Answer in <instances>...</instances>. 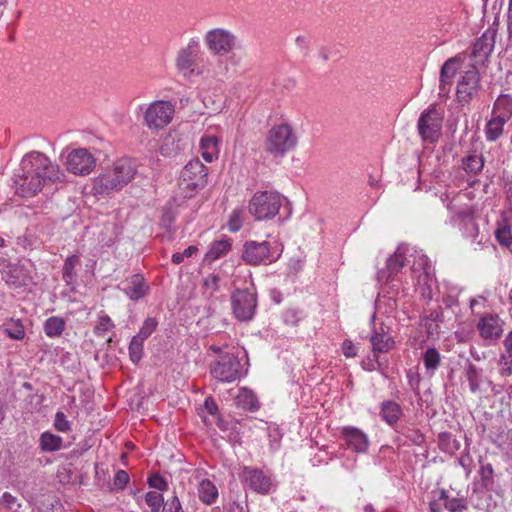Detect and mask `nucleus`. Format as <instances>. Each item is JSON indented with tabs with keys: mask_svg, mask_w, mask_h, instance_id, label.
<instances>
[{
	"mask_svg": "<svg viewBox=\"0 0 512 512\" xmlns=\"http://www.w3.org/2000/svg\"><path fill=\"white\" fill-rule=\"evenodd\" d=\"M0 505L14 512H16L17 508L20 507V504L17 502V498L8 492L3 493L0 499Z\"/></svg>",
	"mask_w": 512,
	"mask_h": 512,
	"instance_id": "nucleus-45",
	"label": "nucleus"
},
{
	"mask_svg": "<svg viewBox=\"0 0 512 512\" xmlns=\"http://www.w3.org/2000/svg\"><path fill=\"white\" fill-rule=\"evenodd\" d=\"M65 166L74 175L86 176L96 167V159L88 149L77 148L69 152Z\"/></svg>",
	"mask_w": 512,
	"mask_h": 512,
	"instance_id": "nucleus-11",
	"label": "nucleus"
},
{
	"mask_svg": "<svg viewBox=\"0 0 512 512\" xmlns=\"http://www.w3.org/2000/svg\"><path fill=\"white\" fill-rule=\"evenodd\" d=\"M53 425L59 432H68L71 430V423L68 421L66 415L61 411H58L55 414Z\"/></svg>",
	"mask_w": 512,
	"mask_h": 512,
	"instance_id": "nucleus-43",
	"label": "nucleus"
},
{
	"mask_svg": "<svg viewBox=\"0 0 512 512\" xmlns=\"http://www.w3.org/2000/svg\"><path fill=\"white\" fill-rule=\"evenodd\" d=\"M507 33H508V40L512 42V0L509 1L508 16H507Z\"/></svg>",
	"mask_w": 512,
	"mask_h": 512,
	"instance_id": "nucleus-58",
	"label": "nucleus"
},
{
	"mask_svg": "<svg viewBox=\"0 0 512 512\" xmlns=\"http://www.w3.org/2000/svg\"><path fill=\"white\" fill-rule=\"evenodd\" d=\"M148 484L151 488L156 489L158 492L164 491L168 487L167 481L158 474L150 476L148 478Z\"/></svg>",
	"mask_w": 512,
	"mask_h": 512,
	"instance_id": "nucleus-48",
	"label": "nucleus"
},
{
	"mask_svg": "<svg viewBox=\"0 0 512 512\" xmlns=\"http://www.w3.org/2000/svg\"><path fill=\"white\" fill-rule=\"evenodd\" d=\"M486 299L483 296H478L477 298H472L470 300V307L473 309L480 302H484Z\"/></svg>",
	"mask_w": 512,
	"mask_h": 512,
	"instance_id": "nucleus-62",
	"label": "nucleus"
},
{
	"mask_svg": "<svg viewBox=\"0 0 512 512\" xmlns=\"http://www.w3.org/2000/svg\"><path fill=\"white\" fill-rule=\"evenodd\" d=\"M496 31L487 29L481 37H479L473 45L471 57L476 64H483L493 51L495 44Z\"/></svg>",
	"mask_w": 512,
	"mask_h": 512,
	"instance_id": "nucleus-17",
	"label": "nucleus"
},
{
	"mask_svg": "<svg viewBox=\"0 0 512 512\" xmlns=\"http://www.w3.org/2000/svg\"><path fill=\"white\" fill-rule=\"evenodd\" d=\"M212 376L221 382H233L239 379L243 372L237 356L224 353L211 368Z\"/></svg>",
	"mask_w": 512,
	"mask_h": 512,
	"instance_id": "nucleus-10",
	"label": "nucleus"
},
{
	"mask_svg": "<svg viewBox=\"0 0 512 512\" xmlns=\"http://www.w3.org/2000/svg\"><path fill=\"white\" fill-rule=\"evenodd\" d=\"M137 173V164L130 158H121L93 180L95 194H109L122 190Z\"/></svg>",
	"mask_w": 512,
	"mask_h": 512,
	"instance_id": "nucleus-3",
	"label": "nucleus"
},
{
	"mask_svg": "<svg viewBox=\"0 0 512 512\" xmlns=\"http://www.w3.org/2000/svg\"><path fill=\"white\" fill-rule=\"evenodd\" d=\"M369 340L372 346L373 357L378 356V353H387L395 346L394 339L386 333L383 328H380V330H374L370 335Z\"/></svg>",
	"mask_w": 512,
	"mask_h": 512,
	"instance_id": "nucleus-22",
	"label": "nucleus"
},
{
	"mask_svg": "<svg viewBox=\"0 0 512 512\" xmlns=\"http://www.w3.org/2000/svg\"><path fill=\"white\" fill-rule=\"evenodd\" d=\"M148 286L142 275L134 274L124 282L123 292L134 301L143 298L148 292Z\"/></svg>",
	"mask_w": 512,
	"mask_h": 512,
	"instance_id": "nucleus-21",
	"label": "nucleus"
},
{
	"mask_svg": "<svg viewBox=\"0 0 512 512\" xmlns=\"http://www.w3.org/2000/svg\"><path fill=\"white\" fill-rule=\"evenodd\" d=\"M462 57L460 55L449 58L442 66L440 72L439 94L445 96L449 93L450 86L457 71L461 68Z\"/></svg>",
	"mask_w": 512,
	"mask_h": 512,
	"instance_id": "nucleus-19",
	"label": "nucleus"
},
{
	"mask_svg": "<svg viewBox=\"0 0 512 512\" xmlns=\"http://www.w3.org/2000/svg\"><path fill=\"white\" fill-rule=\"evenodd\" d=\"M477 329L485 341L494 344L504 332V321L497 314L486 313L480 317Z\"/></svg>",
	"mask_w": 512,
	"mask_h": 512,
	"instance_id": "nucleus-13",
	"label": "nucleus"
},
{
	"mask_svg": "<svg viewBox=\"0 0 512 512\" xmlns=\"http://www.w3.org/2000/svg\"><path fill=\"white\" fill-rule=\"evenodd\" d=\"M463 234L465 237L470 239H476L479 235V228L477 223L474 221L472 217H468L464 221V231Z\"/></svg>",
	"mask_w": 512,
	"mask_h": 512,
	"instance_id": "nucleus-42",
	"label": "nucleus"
},
{
	"mask_svg": "<svg viewBox=\"0 0 512 512\" xmlns=\"http://www.w3.org/2000/svg\"><path fill=\"white\" fill-rule=\"evenodd\" d=\"M175 66L185 79L196 76L206 81H212L221 74L213 67L209 59H204V52L198 37L190 38L187 44L177 52Z\"/></svg>",
	"mask_w": 512,
	"mask_h": 512,
	"instance_id": "nucleus-2",
	"label": "nucleus"
},
{
	"mask_svg": "<svg viewBox=\"0 0 512 512\" xmlns=\"http://www.w3.org/2000/svg\"><path fill=\"white\" fill-rule=\"evenodd\" d=\"M362 368L366 371H375L381 368V363L378 360V356L373 359H367L362 361Z\"/></svg>",
	"mask_w": 512,
	"mask_h": 512,
	"instance_id": "nucleus-55",
	"label": "nucleus"
},
{
	"mask_svg": "<svg viewBox=\"0 0 512 512\" xmlns=\"http://www.w3.org/2000/svg\"><path fill=\"white\" fill-rule=\"evenodd\" d=\"M304 317V312L294 307L287 308L282 314L284 323L291 326L297 325Z\"/></svg>",
	"mask_w": 512,
	"mask_h": 512,
	"instance_id": "nucleus-37",
	"label": "nucleus"
},
{
	"mask_svg": "<svg viewBox=\"0 0 512 512\" xmlns=\"http://www.w3.org/2000/svg\"><path fill=\"white\" fill-rule=\"evenodd\" d=\"M198 497L206 505H212L218 499L219 493L216 485L209 479H203L198 484Z\"/></svg>",
	"mask_w": 512,
	"mask_h": 512,
	"instance_id": "nucleus-24",
	"label": "nucleus"
},
{
	"mask_svg": "<svg viewBox=\"0 0 512 512\" xmlns=\"http://www.w3.org/2000/svg\"><path fill=\"white\" fill-rule=\"evenodd\" d=\"M162 512H183L178 497L174 496L170 501H167Z\"/></svg>",
	"mask_w": 512,
	"mask_h": 512,
	"instance_id": "nucleus-53",
	"label": "nucleus"
},
{
	"mask_svg": "<svg viewBox=\"0 0 512 512\" xmlns=\"http://www.w3.org/2000/svg\"><path fill=\"white\" fill-rule=\"evenodd\" d=\"M500 365L504 375H512V352H506L500 356Z\"/></svg>",
	"mask_w": 512,
	"mask_h": 512,
	"instance_id": "nucleus-49",
	"label": "nucleus"
},
{
	"mask_svg": "<svg viewBox=\"0 0 512 512\" xmlns=\"http://www.w3.org/2000/svg\"><path fill=\"white\" fill-rule=\"evenodd\" d=\"M129 482V475L124 470H118L113 479V485L117 489H124Z\"/></svg>",
	"mask_w": 512,
	"mask_h": 512,
	"instance_id": "nucleus-50",
	"label": "nucleus"
},
{
	"mask_svg": "<svg viewBox=\"0 0 512 512\" xmlns=\"http://www.w3.org/2000/svg\"><path fill=\"white\" fill-rule=\"evenodd\" d=\"M495 236L497 241L503 246L509 247L512 244V235L507 227L497 229Z\"/></svg>",
	"mask_w": 512,
	"mask_h": 512,
	"instance_id": "nucleus-46",
	"label": "nucleus"
},
{
	"mask_svg": "<svg viewBox=\"0 0 512 512\" xmlns=\"http://www.w3.org/2000/svg\"><path fill=\"white\" fill-rule=\"evenodd\" d=\"M204 43L211 54L224 56L238 47V37L229 29L216 27L205 33Z\"/></svg>",
	"mask_w": 512,
	"mask_h": 512,
	"instance_id": "nucleus-7",
	"label": "nucleus"
},
{
	"mask_svg": "<svg viewBox=\"0 0 512 512\" xmlns=\"http://www.w3.org/2000/svg\"><path fill=\"white\" fill-rule=\"evenodd\" d=\"M462 167L466 173L477 175L484 167V159L482 155H468L462 159Z\"/></svg>",
	"mask_w": 512,
	"mask_h": 512,
	"instance_id": "nucleus-35",
	"label": "nucleus"
},
{
	"mask_svg": "<svg viewBox=\"0 0 512 512\" xmlns=\"http://www.w3.org/2000/svg\"><path fill=\"white\" fill-rule=\"evenodd\" d=\"M492 114L508 120L512 115V99L507 95H500L494 103Z\"/></svg>",
	"mask_w": 512,
	"mask_h": 512,
	"instance_id": "nucleus-32",
	"label": "nucleus"
},
{
	"mask_svg": "<svg viewBox=\"0 0 512 512\" xmlns=\"http://www.w3.org/2000/svg\"><path fill=\"white\" fill-rule=\"evenodd\" d=\"M204 410L209 414V415H216L217 412H218V406L217 404L215 403V401L213 400V398L211 397H208L205 399V402H204Z\"/></svg>",
	"mask_w": 512,
	"mask_h": 512,
	"instance_id": "nucleus-57",
	"label": "nucleus"
},
{
	"mask_svg": "<svg viewBox=\"0 0 512 512\" xmlns=\"http://www.w3.org/2000/svg\"><path fill=\"white\" fill-rule=\"evenodd\" d=\"M64 179L65 173L58 164L41 152L31 151L22 157L13 177L12 189L20 197L31 198L46 184L61 183Z\"/></svg>",
	"mask_w": 512,
	"mask_h": 512,
	"instance_id": "nucleus-1",
	"label": "nucleus"
},
{
	"mask_svg": "<svg viewBox=\"0 0 512 512\" xmlns=\"http://www.w3.org/2000/svg\"><path fill=\"white\" fill-rule=\"evenodd\" d=\"M285 198L275 191H257L249 201V213L257 221L270 220L274 218Z\"/></svg>",
	"mask_w": 512,
	"mask_h": 512,
	"instance_id": "nucleus-6",
	"label": "nucleus"
},
{
	"mask_svg": "<svg viewBox=\"0 0 512 512\" xmlns=\"http://www.w3.org/2000/svg\"><path fill=\"white\" fill-rule=\"evenodd\" d=\"M201 155L207 162H212L219 154V140L214 135L202 137L200 141Z\"/></svg>",
	"mask_w": 512,
	"mask_h": 512,
	"instance_id": "nucleus-25",
	"label": "nucleus"
},
{
	"mask_svg": "<svg viewBox=\"0 0 512 512\" xmlns=\"http://www.w3.org/2000/svg\"><path fill=\"white\" fill-rule=\"evenodd\" d=\"M207 176L208 169L199 159L190 160L181 172L177 195L184 199L193 197L206 186Z\"/></svg>",
	"mask_w": 512,
	"mask_h": 512,
	"instance_id": "nucleus-5",
	"label": "nucleus"
},
{
	"mask_svg": "<svg viewBox=\"0 0 512 512\" xmlns=\"http://www.w3.org/2000/svg\"><path fill=\"white\" fill-rule=\"evenodd\" d=\"M158 321L154 317H148L144 322L143 325L136 337L142 340H146L157 328Z\"/></svg>",
	"mask_w": 512,
	"mask_h": 512,
	"instance_id": "nucleus-40",
	"label": "nucleus"
},
{
	"mask_svg": "<svg viewBox=\"0 0 512 512\" xmlns=\"http://www.w3.org/2000/svg\"><path fill=\"white\" fill-rule=\"evenodd\" d=\"M381 417L389 425H394L402 415L400 405L394 401H384L381 404Z\"/></svg>",
	"mask_w": 512,
	"mask_h": 512,
	"instance_id": "nucleus-27",
	"label": "nucleus"
},
{
	"mask_svg": "<svg viewBox=\"0 0 512 512\" xmlns=\"http://www.w3.org/2000/svg\"><path fill=\"white\" fill-rule=\"evenodd\" d=\"M342 351H343V354L346 356V357H354L356 356L357 354V348L355 347V345L349 341V340H345L342 344Z\"/></svg>",
	"mask_w": 512,
	"mask_h": 512,
	"instance_id": "nucleus-56",
	"label": "nucleus"
},
{
	"mask_svg": "<svg viewBox=\"0 0 512 512\" xmlns=\"http://www.w3.org/2000/svg\"><path fill=\"white\" fill-rule=\"evenodd\" d=\"M319 58L323 61H327L329 59V50L325 47H321L318 52Z\"/></svg>",
	"mask_w": 512,
	"mask_h": 512,
	"instance_id": "nucleus-61",
	"label": "nucleus"
},
{
	"mask_svg": "<svg viewBox=\"0 0 512 512\" xmlns=\"http://www.w3.org/2000/svg\"><path fill=\"white\" fill-rule=\"evenodd\" d=\"M507 120L503 116L492 114V118L488 121L485 129L486 139L488 141H496L503 133V127Z\"/></svg>",
	"mask_w": 512,
	"mask_h": 512,
	"instance_id": "nucleus-31",
	"label": "nucleus"
},
{
	"mask_svg": "<svg viewBox=\"0 0 512 512\" xmlns=\"http://www.w3.org/2000/svg\"><path fill=\"white\" fill-rule=\"evenodd\" d=\"M297 136L287 123L274 125L264 141V150L274 158H281L297 145Z\"/></svg>",
	"mask_w": 512,
	"mask_h": 512,
	"instance_id": "nucleus-4",
	"label": "nucleus"
},
{
	"mask_svg": "<svg viewBox=\"0 0 512 512\" xmlns=\"http://www.w3.org/2000/svg\"><path fill=\"white\" fill-rule=\"evenodd\" d=\"M422 360L426 374L432 377L441 364L440 353L434 347H430L423 353Z\"/></svg>",
	"mask_w": 512,
	"mask_h": 512,
	"instance_id": "nucleus-29",
	"label": "nucleus"
},
{
	"mask_svg": "<svg viewBox=\"0 0 512 512\" xmlns=\"http://www.w3.org/2000/svg\"><path fill=\"white\" fill-rule=\"evenodd\" d=\"M235 401L238 407L249 411H256L260 407L255 393L245 387L239 389Z\"/></svg>",
	"mask_w": 512,
	"mask_h": 512,
	"instance_id": "nucleus-26",
	"label": "nucleus"
},
{
	"mask_svg": "<svg viewBox=\"0 0 512 512\" xmlns=\"http://www.w3.org/2000/svg\"><path fill=\"white\" fill-rule=\"evenodd\" d=\"M503 346L506 352H512V330L505 337Z\"/></svg>",
	"mask_w": 512,
	"mask_h": 512,
	"instance_id": "nucleus-60",
	"label": "nucleus"
},
{
	"mask_svg": "<svg viewBox=\"0 0 512 512\" xmlns=\"http://www.w3.org/2000/svg\"><path fill=\"white\" fill-rule=\"evenodd\" d=\"M5 415H6V412H5L4 404L0 400V424H2V422L4 421Z\"/></svg>",
	"mask_w": 512,
	"mask_h": 512,
	"instance_id": "nucleus-63",
	"label": "nucleus"
},
{
	"mask_svg": "<svg viewBox=\"0 0 512 512\" xmlns=\"http://www.w3.org/2000/svg\"><path fill=\"white\" fill-rule=\"evenodd\" d=\"M467 377L469 381L470 390L472 392H476L479 389V384L477 381V371L475 366L471 365L467 372Z\"/></svg>",
	"mask_w": 512,
	"mask_h": 512,
	"instance_id": "nucleus-52",
	"label": "nucleus"
},
{
	"mask_svg": "<svg viewBox=\"0 0 512 512\" xmlns=\"http://www.w3.org/2000/svg\"><path fill=\"white\" fill-rule=\"evenodd\" d=\"M232 512H247L244 507L240 506L239 504L235 505V507L232 509Z\"/></svg>",
	"mask_w": 512,
	"mask_h": 512,
	"instance_id": "nucleus-64",
	"label": "nucleus"
},
{
	"mask_svg": "<svg viewBox=\"0 0 512 512\" xmlns=\"http://www.w3.org/2000/svg\"><path fill=\"white\" fill-rule=\"evenodd\" d=\"M65 329V321L58 316L48 318L44 323L45 334L50 338L59 337Z\"/></svg>",
	"mask_w": 512,
	"mask_h": 512,
	"instance_id": "nucleus-36",
	"label": "nucleus"
},
{
	"mask_svg": "<svg viewBox=\"0 0 512 512\" xmlns=\"http://www.w3.org/2000/svg\"><path fill=\"white\" fill-rule=\"evenodd\" d=\"M240 477L256 493L268 494L272 488L271 478L258 468L244 466Z\"/></svg>",
	"mask_w": 512,
	"mask_h": 512,
	"instance_id": "nucleus-15",
	"label": "nucleus"
},
{
	"mask_svg": "<svg viewBox=\"0 0 512 512\" xmlns=\"http://www.w3.org/2000/svg\"><path fill=\"white\" fill-rule=\"evenodd\" d=\"M144 340L134 336L129 344V357L133 363H138L143 355Z\"/></svg>",
	"mask_w": 512,
	"mask_h": 512,
	"instance_id": "nucleus-38",
	"label": "nucleus"
},
{
	"mask_svg": "<svg viewBox=\"0 0 512 512\" xmlns=\"http://www.w3.org/2000/svg\"><path fill=\"white\" fill-rule=\"evenodd\" d=\"M256 295L248 290H236L231 296V307L239 321H249L256 310Z\"/></svg>",
	"mask_w": 512,
	"mask_h": 512,
	"instance_id": "nucleus-12",
	"label": "nucleus"
},
{
	"mask_svg": "<svg viewBox=\"0 0 512 512\" xmlns=\"http://www.w3.org/2000/svg\"><path fill=\"white\" fill-rule=\"evenodd\" d=\"M175 109L169 101L152 102L145 110L144 122L150 129L159 130L166 127L172 120Z\"/></svg>",
	"mask_w": 512,
	"mask_h": 512,
	"instance_id": "nucleus-9",
	"label": "nucleus"
},
{
	"mask_svg": "<svg viewBox=\"0 0 512 512\" xmlns=\"http://www.w3.org/2000/svg\"><path fill=\"white\" fill-rule=\"evenodd\" d=\"M145 503L151 508V512H159L164 503L162 494L158 491H150L145 494Z\"/></svg>",
	"mask_w": 512,
	"mask_h": 512,
	"instance_id": "nucleus-39",
	"label": "nucleus"
},
{
	"mask_svg": "<svg viewBox=\"0 0 512 512\" xmlns=\"http://www.w3.org/2000/svg\"><path fill=\"white\" fill-rule=\"evenodd\" d=\"M231 244L228 240L214 241L205 255L207 261H215L229 252Z\"/></svg>",
	"mask_w": 512,
	"mask_h": 512,
	"instance_id": "nucleus-34",
	"label": "nucleus"
},
{
	"mask_svg": "<svg viewBox=\"0 0 512 512\" xmlns=\"http://www.w3.org/2000/svg\"><path fill=\"white\" fill-rule=\"evenodd\" d=\"M341 437L346 446L356 453H364L369 447V438L361 429L345 426L340 430Z\"/></svg>",
	"mask_w": 512,
	"mask_h": 512,
	"instance_id": "nucleus-18",
	"label": "nucleus"
},
{
	"mask_svg": "<svg viewBox=\"0 0 512 512\" xmlns=\"http://www.w3.org/2000/svg\"><path fill=\"white\" fill-rule=\"evenodd\" d=\"M443 112L435 106L424 110L417 122V129L424 142L435 143L442 130Z\"/></svg>",
	"mask_w": 512,
	"mask_h": 512,
	"instance_id": "nucleus-8",
	"label": "nucleus"
},
{
	"mask_svg": "<svg viewBox=\"0 0 512 512\" xmlns=\"http://www.w3.org/2000/svg\"><path fill=\"white\" fill-rule=\"evenodd\" d=\"M295 43L298 48L301 49L303 52H307L308 50V40L305 36L299 35L295 39Z\"/></svg>",
	"mask_w": 512,
	"mask_h": 512,
	"instance_id": "nucleus-59",
	"label": "nucleus"
},
{
	"mask_svg": "<svg viewBox=\"0 0 512 512\" xmlns=\"http://www.w3.org/2000/svg\"><path fill=\"white\" fill-rule=\"evenodd\" d=\"M39 445L44 452H55L64 448L62 437L48 431L40 435Z\"/></svg>",
	"mask_w": 512,
	"mask_h": 512,
	"instance_id": "nucleus-28",
	"label": "nucleus"
},
{
	"mask_svg": "<svg viewBox=\"0 0 512 512\" xmlns=\"http://www.w3.org/2000/svg\"><path fill=\"white\" fill-rule=\"evenodd\" d=\"M480 88V75L472 65L464 72L457 84V98L462 103H468Z\"/></svg>",
	"mask_w": 512,
	"mask_h": 512,
	"instance_id": "nucleus-14",
	"label": "nucleus"
},
{
	"mask_svg": "<svg viewBox=\"0 0 512 512\" xmlns=\"http://www.w3.org/2000/svg\"><path fill=\"white\" fill-rule=\"evenodd\" d=\"M80 264V257L78 255L68 256L63 265L62 278L66 285L73 286L76 281V267Z\"/></svg>",
	"mask_w": 512,
	"mask_h": 512,
	"instance_id": "nucleus-30",
	"label": "nucleus"
},
{
	"mask_svg": "<svg viewBox=\"0 0 512 512\" xmlns=\"http://www.w3.org/2000/svg\"><path fill=\"white\" fill-rule=\"evenodd\" d=\"M438 500L450 512H463L467 509V505L463 499L450 498L445 490L439 491Z\"/></svg>",
	"mask_w": 512,
	"mask_h": 512,
	"instance_id": "nucleus-33",
	"label": "nucleus"
},
{
	"mask_svg": "<svg viewBox=\"0 0 512 512\" xmlns=\"http://www.w3.org/2000/svg\"><path fill=\"white\" fill-rule=\"evenodd\" d=\"M5 330L7 335L14 340H21L25 336L23 326L20 324H15L12 329L6 328Z\"/></svg>",
	"mask_w": 512,
	"mask_h": 512,
	"instance_id": "nucleus-54",
	"label": "nucleus"
},
{
	"mask_svg": "<svg viewBox=\"0 0 512 512\" xmlns=\"http://www.w3.org/2000/svg\"><path fill=\"white\" fill-rule=\"evenodd\" d=\"M198 251V248L196 246H189L186 248L182 253L176 252L172 255V262L174 264H180L184 261L185 258L192 257L196 252Z\"/></svg>",
	"mask_w": 512,
	"mask_h": 512,
	"instance_id": "nucleus-47",
	"label": "nucleus"
},
{
	"mask_svg": "<svg viewBox=\"0 0 512 512\" xmlns=\"http://www.w3.org/2000/svg\"><path fill=\"white\" fill-rule=\"evenodd\" d=\"M220 277L214 273L209 274L203 282V285L206 289L211 290L212 292L217 291L219 288Z\"/></svg>",
	"mask_w": 512,
	"mask_h": 512,
	"instance_id": "nucleus-51",
	"label": "nucleus"
},
{
	"mask_svg": "<svg viewBox=\"0 0 512 512\" xmlns=\"http://www.w3.org/2000/svg\"><path fill=\"white\" fill-rule=\"evenodd\" d=\"M114 327V324L111 320V318L107 315L101 316L98 320V323L95 327V333L101 336H104V334L107 331H110Z\"/></svg>",
	"mask_w": 512,
	"mask_h": 512,
	"instance_id": "nucleus-44",
	"label": "nucleus"
},
{
	"mask_svg": "<svg viewBox=\"0 0 512 512\" xmlns=\"http://www.w3.org/2000/svg\"><path fill=\"white\" fill-rule=\"evenodd\" d=\"M412 271L420 286H430L433 279V268L429 258L424 254H417L415 256Z\"/></svg>",
	"mask_w": 512,
	"mask_h": 512,
	"instance_id": "nucleus-20",
	"label": "nucleus"
},
{
	"mask_svg": "<svg viewBox=\"0 0 512 512\" xmlns=\"http://www.w3.org/2000/svg\"><path fill=\"white\" fill-rule=\"evenodd\" d=\"M409 251L410 249L407 245H400L394 254L387 259L386 265L390 275L398 273L404 267L408 261L407 255Z\"/></svg>",
	"mask_w": 512,
	"mask_h": 512,
	"instance_id": "nucleus-23",
	"label": "nucleus"
},
{
	"mask_svg": "<svg viewBox=\"0 0 512 512\" xmlns=\"http://www.w3.org/2000/svg\"><path fill=\"white\" fill-rule=\"evenodd\" d=\"M270 257V243L247 241L243 246L242 259L249 265H259Z\"/></svg>",
	"mask_w": 512,
	"mask_h": 512,
	"instance_id": "nucleus-16",
	"label": "nucleus"
},
{
	"mask_svg": "<svg viewBox=\"0 0 512 512\" xmlns=\"http://www.w3.org/2000/svg\"><path fill=\"white\" fill-rule=\"evenodd\" d=\"M243 223V210L235 209L229 216L228 229L230 232H237L241 229Z\"/></svg>",
	"mask_w": 512,
	"mask_h": 512,
	"instance_id": "nucleus-41",
	"label": "nucleus"
}]
</instances>
